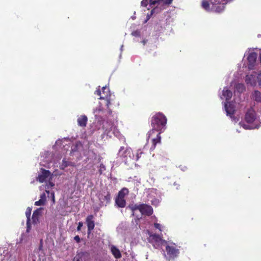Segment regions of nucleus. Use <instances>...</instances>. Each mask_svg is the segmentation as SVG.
Returning <instances> with one entry per match:
<instances>
[{"label":"nucleus","instance_id":"obj_1","mask_svg":"<svg viewBox=\"0 0 261 261\" xmlns=\"http://www.w3.org/2000/svg\"><path fill=\"white\" fill-rule=\"evenodd\" d=\"M167 121L166 116L160 112L154 115L151 119L152 128L149 132V137H152L157 131L163 132L166 128Z\"/></svg>","mask_w":261,"mask_h":261},{"label":"nucleus","instance_id":"obj_2","mask_svg":"<svg viewBox=\"0 0 261 261\" xmlns=\"http://www.w3.org/2000/svg\"><path fill=\"white\" fill-rule=\"evenodd\" d=\"M166 251L169 259H174L179 253V249L176 248L175 244L167 245L166 247Z\"/></svg>","mask_w":261,"mask_h":261},{"label":"nucleus","instance_id":"obj_3","mask_svg":"<svg viewBox=\"0 0 261 261\" xmlns=\"http://www.w3.org/2000/svg\"><path fill=\"white\" fill-rule=\"evenodd\" d=\"M102 92L101 93L102 96L99 98L100 99H104L106 100V106L107 108H109L111 105L110 97L111 94L109 88L107 87H103L102 88Z\"/></svg>","mask_w":261,"mask_h":261},{"label":"nucleus","instance_id":"obj_4","mask_svg":"<svg viewBox=\"0 0 261 261\" xmlns=\"http://www.w3.org/2000/svg\"><path fill=\"white\" fill-rule=\"evenodd\" d=\"M98 198L100 202H106L107 204L111 201V194L107 190L102 191L98 194Z\"/></svg>","mask_w":261,"mask_h":261},{"label":"nucleus","instance_id":"obj_5","mask_svg":"<svg viewBox=\"0 0 261 261\" xmlns=\"http://www.w3.org/2000/svg\"><path fill=\"white\" fill-rule=\"evenodd\" d=\"M53 175L49 170L41 168V174L38 175L37 180L39 181V182L42 183L45 181L46 178L48 177H51Z\"/></svg>","mask_w":261,"mask_h":261},{"label":"nucleus","instance_id":"obj_6","mask_svg":"<svg viewBox=\"0 0 261 261\" xmlns=\"http://www.w3.org/2000/svg\"><path fill=\"white\" fill-rule=\"evenodd\" d=\"M140 212L143 215L151 216L153 212L152 207L147 204H141Z\"/></svg>","mask_w":261,"mask_h":261},{"label":"nucleus","instance_id":"obj_7","mask_svg":"<svg viewBox=\"0 0 261 261\" xmlns=\"http://www.w3.org/2000/svg\"><path fill=\"white\" fill-rule=\"evenodd\" d=\"M256 119V114L255 111L250 108L248 109L245 114V119L247 123H253Z\"/></svg>","mask_w":261,"mask_h":261},{"label":"nucleus","instance_id":"obj_8","mask_svg":"<svg viewBox=\"0 0 261 261\" xmlns=\"http://www.w3.org/2000/svg\"><path fill=\"white\" fill-rule=\"evenodd\" d=\"M257 59V54L255 52H251L248 54L247 61L248 62V68L250 70L253 69Z\"/></svg>","mask_w":261,"mask_h":261},{"label":"nucleus","instance_id":"obj_9","mask_svg":"<svg viewBox=\"0 0 261 261\" xmlns=\"http://www.w3.org/2000/svg\"><path fill=\"white\" fill-rule=\"evenodd\" d=\"M163 132L157 131L155 134H154L152 137H149V138H151L152 141V146L151 147V149H154L155 148V146L158 143H160L161 142V134Z\"/></svg>","mask_w":261,"mask_h":261},{"label":"nucleus","instance_id":"obj_10","mask_svg":"<svg viewBox=\"0 0 261 261\" xmlns=\"http://www.w3.org/2000/svg\"><path fill=\"white\" fill-rule=\"evenodd\" d=\"M225 109L227 115L231 118L233 117L235 112V108L233 104L230 102H226L225 103Z\"/></svg>","mask_w":261,"mask_h":261},{"label":"nucleus","instance_id":"obj_11","mask_svg":"<svg viewBox=\"0 0 261 261\" xmlns=\"http://www.w3.org/2000/svg\"><path fill=\"white\" fill-rule=\"evenodd\" d=\"M89 254L86 252H78L74 257V261H87L89 258Z\"/></svg>","mask_w":261,"mask_h":261},{"label":"nucleus","instance_id":"obj_12","mask_svg":"<svg viewBox=\"0 0 261 261\" xmlns=\"http://www.w3.org/2000/svg\"><path fill=\"white\" fill-rule=\"evenodd\" d=\"M93 216L92 215H88L86 218V223L88 227V232L90 233L91 231L94 229L95 225L93 219Z\"/></svg>","mask_w":261,"mask_h":261},{"label":"nucleus","instance_id":"obj_13","mask_svg":"<svg viewBox=\"0 0 261 261\" xmlns=\"http://www.w3.org/2000/svg\"><path fill=\"white\" fill-rule=\"evenodd\" d=\"M245 81L247 85H250L251 86H255L256 84V75L255 74L246 75Z\"/></svg>","mask_w":261,"mask_h":261},{"label":"nucleus","instance_id":"obj_14","mask_svg":"<svg viewBox=\"0 0 261 261\" xmlns=\"http://www.w3.org/2000/svg\"><path fill=\"white\" fill-rule=\"evenodd\" d=\"M41 210L42 208H39L34 211L32 217L33 224H37L39 223V216L41 214Z\"/></svg>","mask_w":261,"mask_h":261},{"label":"nucleus","instance_id":"obj_15","mask_svg":"<svg viewBox=\"0 0 261 261\" xmlns=\"http://www.w3.org/2000/svg\"><path fill=\"white\" fill-rule=\"evenodd\" d=\"M78 125L83 127H85L87 125L88 118L86 115H81L77 119Z\"/></svg>","mask_w":261,"mask_h":261},{"label":"nucleus","instance_id":"obj_16","mask_svg":"<svg viewBox=\"0 0 261 261\" xmlns=\"http://www.w3.org/2000/svg\"><path fill=\"white\" fill-rule=\"evenodd\" d=\"M32 212V208L30 207H28L27 208L26 212H25V215L27 218V231L29 232L30 229H31V224H30V217Z\"/></svg>","mask_w":261,"mask_h":261},{"label":"nucleus","instance_id":"obj_17","mask_svg":"<svg viewBox=\"0 0 261 261\" xmlns=\"http://www.w3.org/2000/svg\"><path fill=\"white\" fill-rule=\"evenodd\" d=\"M252 98L257 102H261V93L255 90L252 93Z\"/></svg>","mask_w":261,"mask_h":261},{"label":"nucleus","instance_id":"obj_18","mask_svg":"<svg viewBox=\"0 0 261 261\" xmlns=\"http://www.w3.org/2000/svg\"><path fill=\"white\" fill-rule=\"evenodd\" d=\"M222 95L225 97L226 102H229V100L232 97V93L230 90L224 88L223 90Z\"/></svg>","mask_w":261,"mask_h":261},{"label":"nucleus","instance_id":"obj_19","mask_svg":"<svg viewBox=\"0 0 261 261\" xmlns=\"http://www.w3.org/2000/svg\"><path fill=\"white\" fill-rule=\"evenodd\" d=\"M115 203L119 207H124L126 205V201L124 198L116 197Z\"/></svg>","mask_w":261,"mask_h":261},{"label":"nucleus","instance_id":"obj_20","mask_svg":"<svg viewBox=\"0 0 261 261\" xmlns=\"http://www.w3.org/2000/svg\"><path fill=\"white\" fill-rule=\"evenodd\" d=\"M111 252L116 258H120L121 257L120 251L115 246H112L111 247Z\"/></svg>","mask_w":261,"mask_h":261},{"label":"nucleus","instance_id":"obj_21","mask_svg":"<svg viewBox=\"0 0 261 261\" xmlns=\"http://www.w3.org/2000/svg\"><path fill=\"white\" fill-rule=\"evenodd\" d=\"M129 193L128 190L126 188H123L120 191H119L117 197L124 198L125 195H127Z\"/></svg>","mask_w":261,"mask_h":261},{"label":"nucleus","instance_id":"obj_22","mask_svg":"<svg viewBox=\"0 0 261 261\" xmlns=\"http://www.w3.org/2000/svg\"><path fill=\"white\" fill-rule=\"evenodd\" d=\"M236 90L239 93H242L245 89V86L243 84H237L235 86Z\"/></svg>","mask_w":261,"mask_h":261},{"label":"nucleus","instance_id":"obj_23","mask_svg":"<svg viewBox=\"0 0 261 261\" xmlns=\"http://www.w3.org/2000/svg\"><path fill=\"white\" fill-rule=\"evenodd\" d=\"M124 147H121L119 150V155L120 156H122V157H125L126 156V155H125V154L129 152V150L128 149H124Z\"/></svg>","mask_w":261,"mask_h":261},{"label":"nucleus","instance_id":"obj_24","mask_svg":"<svg viewBox=\"0 0 261 261\" xmlns=\"http://www.w3.org/2000/svg\"><path fill=\"white\" fill-rule=\"evenodd\" d=\"M45 194H44L41 196V199L35 202V205L37 206L43 205L45 203Z\"/></svg>","mask_w":261,"mask_h":261},{"label":"nucleus","instance_id":"obj_25","mask_svg":"<svg viewBox=\"0 0 261 261\" xmlns=\"http://www.w3.org/2000/svg\"><path fill=\"white\" fill-rule=\"evenodd\" d=\"M141 207V204H132L129 206V207L130 208V210L132 211V212H134L136 210H139L140 211Z\"/></svg>","mask_w":261,"mask_h":261},{"label":"nucleus","instance_id":"obj_26","mask_svg":"<svg viewBox=\"0 0 261 261\" xmlns=\"http://www.w3.org/2000/svg\"><path fill=\"white\" fill-rule=\"evenodd\" d=\"M73 166L72 163L70 162L66 161L65 159L63 160L62 161V169H64L68 166Z\"/></svg>","mask_w":261,"mask_h":261},{"label":"nucleus","instance_id":"obj_27","mask_svg":"<svg viewBox=\"0 0 261 261\" xmlns=\"http://www.w3.org/2000/svg\"><path fill=\"white\" fill-rule=\"evenodd\" d=\"M51 180H52V176L49 177V179L48 182L46 183V189H49L55 186V184L53 183V182L51 181Z\"/></svg>","mask_w":261,"mask_h":261},{"label":"nucleus","instance_id":"obj_28","mask_svg":"<svg viewBox=\"0 0 261 261\" xmlns=\"http://www.w3.org/2000/svg\"><path fill=\"white\" fill-rule=\"evenodd\" d=\"M159 2L164 5H169L172 3L173 0H159Z\"/></svg>","mask_w":261,"mask_h":261},{"label":"nucleus","instance_id":"obj_29","mask_svg":"<svg viewBox=\"0 0 261 261\" xmlns=\"http://www.w3.org/2000/svg\"><path fill=\"white\" fill-rule=\"evenodd\" d=\"M144 154V152L142 151L141 149H138L136 153V160L138 161L141 156V155Z\"/></svg>","mask_w":261,"mask_h":261},{"label":"nucleus","instance_id":"obj_30","mask_svg":"<svg viewBox=\"0 0 261 261\" xmlns=\"http://www.w3.org/2000/svg\"><path fill=\"white\" fill-rule=\"evenodd\" d=\"M202 6L204 9L208 10L209 9L210 5L207 1H205L202 2Z\"/></svg>","mask_w":261,"mask_h":261},{"label":"nucleus","instance_id":"obj_31","mask_svg":"<svg viewBox=\"0 0 261 261\" xmlns=\"http://www.w3.org/2000/svg\"><path fill=\"white\" fill-rule=\"evenodd\" d=\"M106 170V167L103 164H100L98 172L100 174H102L103 172Z\"/></svg>","mask_w":261,"mask_h":261},{"label":"nucleus","instance_id":"obj_32","mask_svg":"<svg viewBox=\"0 0 261 261\" xmlns=\"http://www.w3.org/2000/svg\"><path fill=\"white\" fill-rule=\"evenodd\" d=\"M224 9V6H223V5H222V6H216V8H215L216 11H217L218 12H221Z\"/></svg>","mask_w":261,"mask_h":261},{"label":"nucleus","instance_id":"obj_33","mask_svg":"<svg viewBox=\"0 0 261 261\" xmlns=\"http://www.w3.org/2000/svg\"><path fill=\"white\" fill-rule=\"evenodd\" d=\"M132 35L135 37H139L140 36V32L138 30L133 31L132 33Z\"/></svg>","mask_w":261,"mask_h":261},{"label":"nucleus","instance_id":"obj_34","mask_svg":"<svg viewBox=\"0 0 261 261\" xmlns=\"http://www.w3.org/2000/svg\"><path fill=\"white\" fill-rule=\"evenodd\" d=\"M150 5H155L157 4H160L159 0H149Z\"/></svg>","mask_w":261,"mask_h":261},{"label":"nucleus","instance_id":"obj_35","mask_svg":"<svg viewBox=\"0 0 261 261\" xmlns=\"http://www.w3.org/2000/svg\"><path fill=\"white\" fill-rule=\"evenodd\" d=\"M148 4V0H143L141 2V6L143 7H146Z\"/></svg>","mask_w":261,"mask_h":261},{"label":"nucleus","instance_id":"obj_36","mask_svg":"<svg viewBox=\"0 0 261 261\" xmlns=\"http://www.w3.org/2000/svg\"><path fill=\"white\" fill-rule=\"evenodd\" d=\"M150 237H151L152 239H155L156 240H158V239H160V236L158 234H152L151 236H150Z\"/></svg>","mask_w":261,"mask_h":261},{"label":"nucleus","instance_id":"obj_37","mask_svg":"<svg viewBox=\"0 0 261 261\" xmlns=\"http://www.w3.org/2000/svg\"><path fill=\"white\" fill-rule=\"evenodd\" d=\"M154 226L155 228L159 229L160 231H162L161 226L159 223H155L154 224Z\"/></svg>","mask_w":261,"mask_h":261},{"label":"nucleus","instance_id":"obj_38","mask_svg":"<svg viewBox=\"0 0 261 261\" xmlns=\"http://www.w3.org/2000/svg\"><path fill=\"white\" fill-rule=\"evenodd\" d=\"M258 85L261 86V72L258 74V76H257Z\"/></svg>","mask_w":261,"mask_h":261},{"label":"nucleus","instance_id":"obj_39","mask_svg":"<svg viewBox=\"0 0 261 261\" xmlns=\"http://www.w3.org/2000/svg\"><path fill=\"white\" fill-rule=\"evenodd\" d=\"M95 94H97L98 96H100V97L101 96H102L101 91L99 89H98L95 91Z\"/></svg>","mask_w":261,"mask_h":261},{"label":"nucleus","instance_id":"obj_40","mask_svg":"<svg viewBox=\"0 0 261 261\" xmlns=\"http://www.w3.org/2000/svg\"><path fill=\"white\" fill-rule=\"evenodd\" d=\"M82 226H83V223L82 222H79L78 226L77 227V230L80 231Z\"/></svg>","mask_w":261,"mask_h":261},{"label":"nucleus","instance_id":"obj_41","mask_svg":"<svg viewBox=\"0 0 261 261\" xmlns=\"http://www.w3.org/2000/svg\"><path fill=\"white\" fill-rule=\"evenodd\" d=\"M74 240L77 242V243H80V241H81V239H80V238L79 236H76L74 237Z\"/></svg>","mask_w":261,"mask_h":261},{"label":"nucleus","instance_id":"obj_42","mask_svg":"<svg viewBox=\"0 0 261 261\" xmlns=\"http://www.w3.org/2000/svg\"><path fill=\"white\" fill-rule=\"evenodd\" d=\"M51 194L53 196V201H54L55 200L54 193H53Z\"/></svg>","mask_w":261,"mask_h":261},{"label":"nucleus","instance_id":"obj_43","mask_svg":"<svg viewBox=\"0 0 261 261\" xmlns=\"http://www.w3.org/2000/svg\"><path fill=\"white\" fill-rule=\"evenodd\" d=\"M110 130H108V129H106V130H105V132H108H108H109Z\"/></svg>","mask_w":261,"mask_h":261},{"label":"nucleus","instance_id":"obj_44","mask_svg":"<svg viewBox=\"0 0 261 261\" xmlns=\"http://www.w3.org/2000/svg\"><path fill=\"white\" fill-rule=\"evenodd\" d=\"M45 191H46V192L47 193H49V191H48V190H45Z\"/></svg>","mask_w":261,"mask_h":261},{"label":"nucleus","instance_id":"obj_45","mask_svg":"<svg viewBox=\"0 0 261 261\" xmlns=\"http://www.w3.org/2000/svg\"><path fill=\"white\" fill-rule=\"evenodd\" d=\"M244 127L245 128H247V127L246 126V125H244Z\"/></svg>","mask_w":261,"mask_h":261}]
</instances>
